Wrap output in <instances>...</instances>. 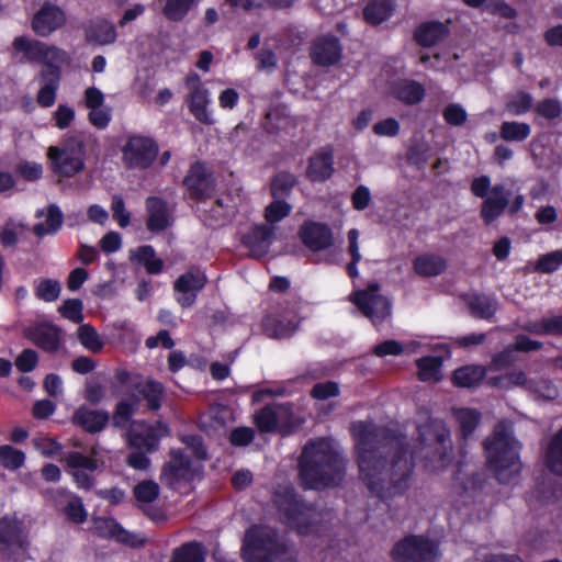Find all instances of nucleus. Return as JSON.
<instances>
[{"label":"nucleus","mask_w":562,"mask_h":562,"mask_svg":"<svg viewBox=\"0 0 562 562\" xmlns=\"http://www.w3.org/2000/svg\"><path fill=\"white\" fill-rule=\"evenodd\" d=\"M350 429L367 486L381 498L402 495L409 487L414 467L406 437L372 422L352 423Z\"/></svg>","instance_id":"1"},{"label":"nucleus","mask_w":562,"mask_h":562,"mask_svg":"<svg viewBox=\"0 0 562 562\" xmlns=\"http://www.w3.org/2000/svg\"><path fill=\"white\" fill-rule=\"evenodd\" d=\"M300 468V477L305 488L338 485L345 474L341 457L326 438L308 441L301 454Z\"/></svg>","instance_id":"2"},{"label":"nucleus","mask_w":562,"mask_h":562,"mask_svg":"<svg viewBox=\"0 0 562 562\" xmlns=\"http://www.w3.org/2000/svg\"><path fill=\"white\" fill-rule=\"evenodd\" d=\"M483 446L487 464L498 482L509 483L519 474L521 468L518 456L519 443L513 436L510 423L496 424L493 434L483 441Z\"/></svg>","instance_id":"3"},{"label":"nucleus","mask_w":562,"mask_h":562,"mask_svg":"<svg viewBox=\"0 0 562 562\" xmlns=\"http://www.w3.org/2000/svg\"><path fill=\"white\" fill-rule=\"evenodd\" d=\"M452 440L446 423L430 418L418 427L417 446L414 453L432 470H443L452 460Z\"/></svg>","instance_id":"4"},{"label":"nucleus","mask_w":562,"mask_h":562,"mask_svg":"<svg viewBox=\"0 0 562 562\" xmlns=\"http://www.w3.org/2000/svg\"><path fill=\"white\" fill-rule=\"evenodd\" d=\"M246 562H294L276 530L267 526H254L244 538Z\"/></svg>","instance_id":"5"},{"label":"nucleus","mask_w":562,"mask_h":562,"mask_svg":"<svg viewBox=\"0 0 562 562\" xmlns=\"http://www.w3.org/2000/svg\"><path fill=\"white\" fill-rule=\"evenodd\" d=\"M274 502L285 522L300 535L317 531V526L325 520L321 512L297 499L289 490L278 493Z\"/></svg>","instance_id":"6"},{"label":"nucleus","mask_w":562,"mask_h":562,"mask_svg":"<svg viewBox=\"0 0 562 562\" xmlns=\"http://www.w3.org/2000/svg\"><path fill=\"white\" fill-rule=\"evenodd\" d=\"M122 154L126 168L147 170L158 158L159 146L151 136L131 134L122 147Z\"/></svg>","instance_id":"7"},{"label":"nucleus","mask_w":562,"mask_h":562,"mask_svg":"<svg viewBox=\"0 0 562 562\" xmlns=\"http://www.w3.org/2000/svg\"><path fill=\"white\" fill-rule=\"evenodd\" d=\"M379 290L378 283H371L367 289L355 291L349 296L361 313L373 323L381 322L391 314V302L381 295Z\"/></svg>","instance_id":"8"},{"label":"nucleus","mask_w":562,"mask_h":562,"mask_svg":"<svg viewBox=\"0 0 562 562\" xmlns=\"http://www.w3.org/2000/svg\"><path fill=\"white\" fill-rule=\"evenodd\" d=\"M53 171L59 176L71 178L85 168L86 147L82 142L69 144L63 149L49 147Z\"/></svg>","instance_id":"9"},{"label":"nucleus","mask_w":562,"mask_h":562,"mask_svg":"<svg viewBox=\"0 0 562 562\" xmlns=\"http://www.w3.org/2000/svg\"><path fill=\"white\" fill-rule=\"evenodd\" d=\"M392 557L397 562H435L437 547L424 537L409 536L393 547Z\"/></svg>","instance_id":"10"},{"label":"nucleus","mask_w":562,"mask_h":562,"mask_svg":"<svg viewBox=\"0 0 562 562\" xmlns=\"http://www.w3.org/2000/svg\"><path fill=\"white\" fill-rule=\"evenodd\" d=\"M189 198L195 202L210 199L215 189V179L205 162L196 160L192 162L182 180Z\"/></svg>","instance_id":"11"},{"label":"nucleus","mask_w":562,"mask_h":562,"mask_svg":"<svg viewBox=\"0 0 562 562\" xmlns=\"http://www.w3.org/2000/svg\"><path fill=\"white\" fill-rule=\"evenodd\" d=\"M27 547L24 526L13 517L0 519V553L7 559H16Z\"/></svg>","instance_id":"12"},{"label":"nucleus","mask_w":562,"mask_h":562,"mask_svg":"<svg viewBox=\"0 0 562 562\" xmlns=\"http://www.w3.org/2000/svg\"><path fill=\"white\" fill-rule=\"evenodd\" d=\"M193 477L191 462L180 449L170 451V460L162 467L160 481L173 491L187 487Z\"/></svg>","instance_id":"13"},{"label":"nucleus","mask_w":562,"mask_h":562,"mask_svg":"<svg viewBox=\"0 0 562 562\" xmlns=\"http://www.w3.org/2000/svg\"><path fill=\"white\" fill-rule=\"evenodd\" d=\"M341 55L342 45L340 40L333 34L316 37L310 49V56L313 64L321 67L336 65L341 59Z\"/></svg>","instance_id":"14"},{"label":"nucleus","mask_w":562,"mask_h":562,"mask_svg":"<svg viewBox=\"0 0 562 562\" xmlns=\"http://www.w3.org/2000/svg\"><path fill=\"white\" fill-rule=\"evenodd\" d=\"M95 456L97 449L92 448L90 457L79 452H69L64 457L67 465L71 469L72 477L81 488L90 490L93 486L94 480L87 471L93 472L99 468L100 462Z\"/></svg>","instance_id":"15"},{"label":"nucleus","mask_w":562,"mask_h":562,"mask_svg":"<svg viewBox=\"0 0 562 562\" xmlns=\"http://www.w3.org/2000/svg\"><path fill=\"white\" fill-rule=\"evenodd\" d=\"M205 273L198 267H191L175 282V290L180 293L177 299L182 307H190L196 300V294L206 284Z\"/></svg>","instance_id":"16"},{"label":"nucleus","mask_w":562,"mask_h":562,"mask_svg":"<svg viewBox=\"0 0 562 562\" xmlns=\"http://www.w3.org/2000/svg\"><path fill=\"white\" fill-rule=\"evenodd\" d=\"M66 23L65 12L56 4L44 2L32 19V29L38 36L45 37Z\"/></svg>","instance_id":"17"},{"label":"nucleus","mask_w":562,"mask_h":562,"mask_svg":"<svg viewBox=\"0 0 562 562\" xmlns=\"http://www.w3.org/2000/svg\"><path fill=\"white\" fill-rule=\"evenodd\" d=\"M61 328L52 323H38L24 329V336L38 348L54 353L59 349Z\"/></svg>","instance_id":"18"},{"label":"nucleus","mask_w":562,"mask_h":562,"mask_svg":"<svg viewBox=\"0 0 562 562\" xmlns=\"http://www.w3.org/2000/svg\"><path fill=\"white\" fill-rule=\"evenodd\" d=\"M297 235L303 246L326 247L334 246L333 232L328 224L306 220L300 226Z\"/></svg>","instance_id":"19"},{"label":"nucleus","mask_w":562,"mask_h":562,"mask_svg":"<svg viewBox=\"0 0 562 562\" xmlns=\"http://www.w3.org/2000/svg\"><path fill=\"white\" fill-rule=\"evenodd\" d=\"M510 193L503 184H495L491 194L484 199L481 205V217L485 224L495 222L507 209Z\"/></svg>","instance_id":"20"},{"label":"nucleus","mask_w":562,"mask_h":562,"mask_svg":"<svg viewBox=\"0 0 562 562\" xmlns=\"http://www.w3.org/2000/svg\"><path fill=\"white\" fill-rule=\"evenodd\" d=\"M35 217L38 220L44 218V221L32 226L33 235L37 238L56 235L60 231L64 222V214L56 204H48L44 209H38L35 212Z\"/></svg>","instance_id":"21"},{"label":"nucleus","mask_w":562,"mask_h":562,"mask_svg":"<svg viewBox=\"0 0 562 562\" xmlns=\"http://www.w3.org/2000/svg\"><path fill=\"white\" fill-rule=\"evenodd\" d=\"M334 173V154L331 147H324L308 159L306 177L312 182H325Z\"/></svg>","instance_id":"22"},{"label":"nucleus","mask_w":562,"mask_h":562,"mask_svg":"<svg viewBox=\"0 0 562 562\" xmlns=\"http://www.w3.org/2000/svg\"><path fill=\"white\" fill-rule=\"evenodd\" d=\"M391 95L405 105L419 104L426 95L425 86L414 79H397L390 85Z\"/></svg>","instance_id":"23"},{"label":"nucleus","mask_w":562,"mask_h":562,"mask_svg":"<svg viewBox=\"0 0 562 562\" xmlns=\"http://www.w3.org/2000/svg\"><path fill=\"white\" fill-rule=\"evenodd\" d=\"M450 34L449 26L440 21L420 23L413 33L414 41L422 47H432L445 41Z\"/></svg>","instance_id":"24"},{"label":"nucleus","mask_w":562,"mask_h":562,"mask_svg":"<svg viewBox=\"0 0 562 562\" xmlns=\"http://www.w3.org/2000/svg\"><path fill=\"white\" fill-rule=\"evenodd\" d=\"M147 221L146 226L150 232H162L171 225L167 202L160 196L146 199Z\"/></svg>","instance_id":"25"},{"label":"nucleus","mask_w":562,"mask_h":562,"mask_svg":"<svg viewBox=\"0 0 562 562\" xmlns=\"http://www.w3.org/2000/svg\"><path fill=\"white\" fill-rule=\"evenodd\" d=\"M132 398L139 405L142 400L146 401L150 411H157L161 406L164 397V386L161 383L153 380H144L132 384Z\"/></svg>","instance_id":"26"},{"label":"nucleus","mask_w":562,"mask_h":562,"mask_svg":"<svg viewBox=\"0 0 562 562\" xmlns=\"http://www.w3.org/2000/svg\"><path fill=\"white\" fill-rule=\"evenodd\" d=\"M109 420L110 415L108 412L93 411L86 406L79 407L72 416L74 424L91 434L101 431Z\"/></svg>","instance_id":"27"},{"label":"nucleus","mask_w":562,"mask_h":562,"mask_svg":"<svg viewBox=\"0 0 562 562\" xmlns=\"http://www.w3.org/2000/svg\"><path fill=\"white\" fill-rule=\"evenodd\" d=\"M13 48L16 52H22L25 54V58L31 63H48L47 59L50 53L54 50L53 46H48L47 44L36 41L29 40L25 36H18L13 41Z\"/></svg>","instance_id":"28"},{"label":"nucleus","mask_w":562,"mask_h":562,"mask_svg":"<svg viewBox=\"0 0 562 562\" xmlns=\"http://www.w3.org/2000/svg\"><path fill=\"white\" fill-rule=\"evenodd\" d=\"M31 235H33L32 226L21 218L10 217L0 232V243L2 246H14L18 243L27 241Z\"/></svg>","instance_id":"29"},{"label":"nucleus","mask_w":562,"mask_h":562,"mask_svg":"<svg viewBox=\"0 0 562 562\" xmlns=\"http://www.w3.org/2000/svg\"><path fill=\"white\" fill-rule=\"evenodd\" d=\"M86 41L89 44L110 45L116 41L117 33L114 24L105 19L91 21L85 30Z\"/></svg>","instance_id":"30"},{"label":"nucleus","mask_w":562,"mask_h":562,"mask_svg":"<svg viewBox=\"0 0 562 562\" xmlns=\"http://www.w3.org/2000/svg\"><path fill=\"white\" fill-rule=\"evenodd\" d=\"M394 11V0H368L362 9V16L368 24L378 26L387 21Z\"/></svg>","instance_id":"31"},{"label":"nucleus","mask_w":562,"mask_h":562,"mask_svg":"<svg viewBox=\"0 0 562 562\" xmlns=\"http://www.w3.org/2000/svg\"><path fill=\"white\" fill-rule=\"evenodd\" d=\"M134 495L137 502L140 503V508L144 513L153 519L159 516L158 510L151 507V503L157 499L159 495V486L156 482L147 480L139 482L134 487Z\"/></svg>","instance_id":"32"},{"label":"nucleus","mask_w":562,"mask_h":562,"mask_svg":"<svg viewBox=\"0 0 562 562\" xmlns=\"http://www.w3.org/2000/svg\"><path fill=\"white\" fill-rule=\"evenodd\" d=\"M276 226L266 223L252 224L248 231L241 236V246H261L267 244L269 246L273 243L276 237Z\"/></svg>","instance_id":"33"},{"label":"nucleus","mask_w":562,"mask_h":562,"mask_svg":"<svg viewBox=\"0 0 562 562\" xmlns=\"http://www.w3.org/2000/svg\"><path fill=\"white\" fill-rule=\"evenodd\" d=\"M186 102L190 113L198 122L205 125H211L214 123V120L207 110V104L210 102L207 90L189 93Z\"/></svg>","instance_id":"34"},{"label":"nucleus","mask_w":562,"mask_h":562,"mask_svg":"<svg viewBox=\"0 0 562 562\" xmlns=\"http://www.w3.org/2000/svg\"><path fill=\"white\" fill-rule=\"evenodd\" d=\"M296 184L297 179L293 173L286 170L279 171L270 180V195L272 199L286 201Z\"/></svg>","instance_id":"35"},{"label":"nucleus","mask_w":562,"mask_h":562,"mask_svg":"<svg viewBox=\"0 0 562 562\" xmlns=\"http://www.w3.org/2000/svg\"><path fill=\"white\" fill-rule=\"evenodd\" d=\"M297 325L289 321L286 323L272 315H267L261 321V329L265 335L273 339H282L291 336L296 330Z\"/></svg>","instance_id":"36"},{"label":"nucleus","mask_w":562,"mask_h":562,"mask_svg":"<svg viewBox=\"0 0 562 562\" xmlns=\"http://www.w3.org/2000/svg\"><path fill=\"white\" fill-rule=\"evenodd\" d=\"M196 5V0H166L161 13L172 23L182 22Z\"/></svg>","instance_id":"37"},{"label":"nucleus","mask_w":562,"mask_h":562,"mask_svg":"<svg viewBox=\"0 0 562 562\" xmlns=\"http://www.w3.org/2000/svg\"><path fill=\"white\" fill-rule=\"evenodd\" d=\"M414 268L419 276L435 277L445 271L446 261L437 255H423L415 259Z\"/></svg>","instance_id":"38"},{"label":"nucleus","mask_w":562,"mask_h":562,"mask_svg":"<svg viewBox=\"0 0 562 562\" xmlns=\"http://www.w3.org/2000/svg\"><path fill=\"white\" fill-rule=\"evenodd\" d=\"M548 469L562 476V428L552 437L546 452Z\"/></svg>","instance_id":"39"},{"label":"nucleus","mask_w":562,"mask_h":562,"mask_svg":"<svg viewBox=\"0 0 562 562\" xmlns=\"http://www.w3.org/2000/svg\"><path fill=\"white\" fill-rule=\"evenodd\" d=\"M95 530L100 536L115 538L120 542L131 543V535L114 519L100 517L94 519Z\"/></svg>","instance_id":"40"},{"label":"nucleus","mask_w":562,"mask_h":562,"mask_svg":"<svg viewBox=\"0 0 562 562\" xmlns=\"http://www.w3.org/2000/svg\"><path fill=\"white\" fill-rule=\"evenodd\" d=\"M485 375V369L480 366H465L453 372V382L461 387H473Z\"/></svg>","instance_id":"41"},{"label":"nucleus","mask_w":562,"mask_h":562,"mask_svg":"<svg viewBox=\"0 0 562 562\" xmlns=\"http://www.w3.org/2000/svg\"><path fill=\"white\" fill-rule=\"evenodd\" d=\"M453 416L459 424L461 436L467 440L480 423V413L471 408L453 409Z\"/></svg>","instance_id":"42"},{"label":"nucleus","mask_w":562,"mask_h":562,"mask_svg":"<svg viewBox=\"0 0 562 562\" xmlns=\"http://www.w3.org/2000/svg\"><path fill=\"white\" fill-rule=\"evenodd\" d=\"M530 133V125L524 122L505 121L499 128V137L506 142H524Z\"/></svg>","instance_id":"43"},{"label":"nucleus","mask_w":562,"mask_h":562,"mask_svg":"<svg viewBox=\"0 0 562 562\" xmlns=\"http://www.w3.org/2000/svg\"><path fill=\"white\" fill-rule=\"evenodd\" d=\"M130 445L137 450L153 452L158 448L159 436L154 428H147L144 432L132 430L130 434Z\"/></svg>","instance_id":"44"},{"label":"nucleus","mask_w":562,"mask_h":562,"mask_svg":"<svg viewBox=\"0 0 562 562\" xmlns=\"http://www.w3.org/2000/svg\"><path fill=\"white\" fill-rule=\"evenodd\" d=\"M418 367V376L422 381L437 382L440 380V367L442 360L440 357H423L416 361Z\"/></svg>","instance_id":"45"},{"label":"nucleus","mask_w":562,"mask_h":562,"mask_svg":"<svg viewBox=\"0 0 562 562\" xmlns=\"http://www.w3.org/2000/svg\"><path fill=\"white\" fill-rule=\"evenodd\" d=\"M471 313L479 318L492 317L496 310L497 303L487 295H474L468 302Z\"/></svg>","instance_id":"46"},{"label":"nucleus","mask_w":562,"mask_h":562,"mask_svg":"<svg viewBox=\"0 0 562 562\" xmlns=\"http://www.w3.org/2000/svg\"><path fill=\"white\" fill-rule=\"evenodd\" d=\"M77 338L86 349L93 353L100 352L104 346L97 330L89 324H82L78 327Z\"/></svg>","instance_id":"47"},{"label":"nucleus","mask_w":562,"mask_h":562,"mask_svg":"<svg viewBox=\"0 0 562 562\" xmlns=\"http://www.w3.org/2000/svg\"><path fill=\"white\" fill-rule=\"evenodd\" d=\"M291 211L292 205L285 200L273 199V201L265 207L263 217L269 225L274 226V224L288 217Z\"/></svg>","instance_id":"48"},{"label":"nucleus","mask_w":562,"mask_h":562,"mask_svg":"<svg viewBox=\"0 0 562 562\" xmlns=\"http://www.w3.org/2000/svg\"><path fill=\"white\" fill-rule=\"evenodd\" d=\"M171 562H204V552L196 542L184 543L173 551Z\"/></svg>","instance_id":"49"},{"label":"nucleus","mask_w":562,"mask_h":562,"mask_svg":"<svg viewBox=\"0 0 562 562\" xmlns=\"http://www.w3.org/2000/svg\"><path fill=\"white\" fill-rule=\"evenodd\" d=\"M137 408L138 405L132 397L120 401L112 417L113 426L117 428L126 427Z\"/></svg>","instance_id":"50"},{"label":"nucleus","mask_w":562,"mask_h":562,"mask_svg":"<svg viewBox=\"0 0 562 562\" xmlns=\"http://www.w3.org/2000/svg\"><path fill=\"white\" fill-rule=\"evenodd\" d=\"M25 454L12 446L0 447V464L10 470H16L23 465Z\"/></svg>","instance_id":"51"},{"label":"nucleus","mask_w":562,"mask_h":562,"mask_svg":"<svg viewBox=\"0 0 562 562\" xmlns=\"http://www.w3.org/2000/svg\"><path fill=\"white\" fill-rule=\"evenodd\" d=\"M60 283L57 280L45 279L40 281L35 289L36 296L45 302H54L60 294Z\"/></svg>","instance_id":"52"},{"label":"nucleus","mask_w":562,"mask_h":562,"mask_svg":"<svg viewBox=\"0 0 562 562\" xmlns=\"http://www.w3.org/2000/svg\"><path fill=\"white\" fill-rule=\"evenodd\" d=\"M83 305L79 299H68L58 308L59 313L67 319L80 324L83 319Z\"/></svg>","instance_id":"53"},{"label":"nucleus","mask_w":562,"mask_h":562,"mask_svg":"<svg viewBox=\"0 0 562 562\" xmlns=\"http://www.w3.org/2000/svg\"><path fill=\"white\" fill-rule=\"evenodd\" d=\"M535 111L539 116L553 121L561 115L562 106L557 99L546 98L537 103Z\"/></svg>","instance_id":"54"},{"label":"nucleus","mask_w":562,"mask_h":562,"mask_svg":"<svg viewBox=\"0 0 562 562\" xmlns=\"http://www.w3.org/2000/svg\"><path fill=\"white\" fill-rule=\"evenodd\" d=\"M256 425L263 432H271L278 428L272 405H267L255 415Z\"/></svg>","instance_id":"55"},{"label":"nucleus","mask_w":562,"mask_h":562,"mask_svg":"<svg viewBox=\"0 0 562 562\" xmlns=\"http://www.w3.org/2000/svg\"><path fill=\"white\" fill-rule=\"evenodd\" d=\"M111 211L113 220H115L121 227L124 228L130 225L131 214L126 211L124 199L120 194L112 196Z\"/></svg>","instance_id":"56"},{"label":"nucleus","mask_w":562,"mask_h":562,"mask_svg":"<svg viewBox=\"0 0 562 562\" xmlns=\"http://www.w3.org/2000/svg\"><path fill=\"white\" fill-rule=\"evenodd\" d=\"M443 120L451 126H461L467 122L468 114L458 103L448 104L442 112Z\"/></svg>","instance_id":"57"},{"label":"nucleus","mask_w":562,"mask_h":562,"mask_svg":"<svg viewBox=\"0 0 562 562\" xmlns=\"http://www.w3.org/2000/svg\"><path fill=\"white\" fill-rule=\"evenodd\" d=\"M428 146L424 143L413 144L406 151L407 162L412 166L424 167L428 160Z\"/></svg>","instance_id":"58"},{"label":"nucleus","mask_w":562,"mask_h":562,"mask_svg":"<svg viewBox=\"0 0 562 562\" xmlns=\"http://www.w3.org/2000/svg\"><path fill=\"white\" fill-rule=\"evenodd\" d=\"M562 265V250L549 252L539 258L536 270L543 273H550Z\"/></svg>","instance_id":"59"},{"label":"nucleus","mask_w":562,"mask_h":562,"mask_svg":"<svg viewBox=\"0 0 562 562\" xmlns=\"http://www.w3.org/2000/svg\"><path fill=\"white\" fill-rule=\"evenodd\" d=\"M60 81V69L53 63H45L40 74V82L45 87L58 89Z\"/></svg>","instance_id":"60"},{"label":"nucleus","mask_w":562,"mask_h":562,"mask_svg":"<svg viewBox=\"0 0 562 562\" xmlns=\"http://www.w3.org/2000/svg\"><path fill=\"white\" fill-rule=\"evenodd\" d=\"M75 120V110L67 104H59L54 113L55 126L66 130Z\"/></svg>","instance_id":"61"},{"label":"nucleus","mask_w":562,"mask_h":562,"mask_svg":"<svg viewBox=\"0 0 562 562\" xmlns=\"http://www.w3.org/2000/svg\"><path fill=\"white\" fill-rule=\"evenodd\" d=\"M37 361V352L33 349H25L15 359V367L21 372H30L36 367Z\"/></svg>","instance_id":"62"},{"label":"nucleus","mask_w":562,"mask_h":562,"mask_svg":"<svg viewBox=\"0 0 562 562\" xmlns=\"http://www.w3.org/2000/svg\"><path fill=\"white\" fill-rule=\"evenodd\" d=\"M400 123L395 119L389 117L375 123L373 133L379 136L394 137L400 133Z\"/></svg>","instance_id":"63"},{"label":"nucleus","mask_w":562,"mask_h":562,"mask_svg":"<svg viewBox=\"0 0 562 562\" xmlns=\"http://www.w3.org/2000/svg\"><path fill=\"white\" fill-rule=\"evenodd\" d=\"M65 513L69 519L77 524L83 522L87 517L83 504L79 497H74L69 501L65 508Z\"/></svg>","instance_id":"64"}]
</instances>
